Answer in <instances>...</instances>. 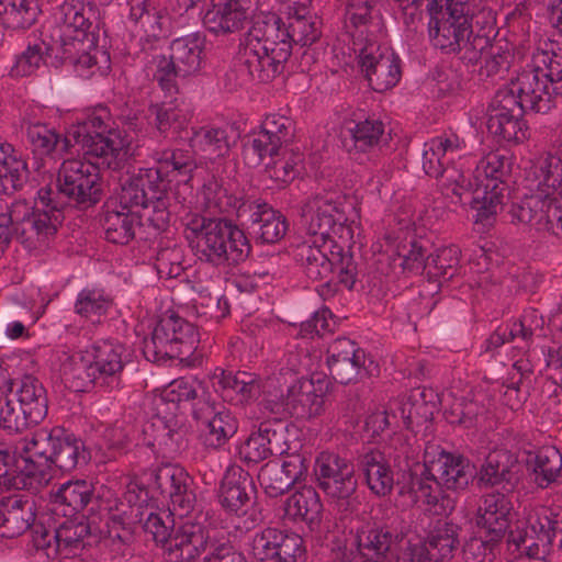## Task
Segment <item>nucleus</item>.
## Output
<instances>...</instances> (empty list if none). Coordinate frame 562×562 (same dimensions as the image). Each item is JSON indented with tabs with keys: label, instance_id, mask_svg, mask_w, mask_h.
Returning a JSON list of instances; mask_svg holds the SVG:
<instances>
[{
	"label": "nucleus",
	"instance_id": "obj_45",
	"mask_svg": "<svg viewBox=\"0 0 562 562\" xmlns=\"http://www.w3.org/2000/svg\"><path fill=\"white\" fill-rule=\"evenodd\" d=\"M27 438H22L15 443L0 441V487L5 490H21L25 486V477H33L23 469V459L29 454L22 452L23 443Z\"/></svg>",
	"mask_w": 562,
	"mask_h": 562
},
{
	"label": "nucleus",
	"instance_id": "obj_6",
	"mask_svg": "<svg viewBox=\"0 0 562 562\" xmlns=\"http://www.w3.org/2000/svg\"><path fill=\"white\" fill-rule=\"evenodd\" d=\"M65 160L55 183L42 187V196L55 203L63 212L67 206L88 209L102 196L101 170H111L98 161V157Z\"/></svg>",
	"mask_w": 562,
	"mask_h": 562
},
{
	"label": "nucleus",
	"instance_id": "obj_19",
	"mask_svg": "<svg viewBox=\"0 0 562 562\" xmlns=\"http://www.w3.org/2000/svg\"><path fill=\"white\" fill-rule=\"evenodd\" d=\"M294 121L281 114L266 117L261 131L255 133L243 147V158L249 167L259 166L265 158L278 156L294 137Z\"/></svg>",
	"mask_w": 562,
	"mask_h": 562
},
{
	"label": "nucleus",
	"instance_id": "obj_24",
	"mask_svg": "<svg viewBox=\"0 0 562 562\" xmlns=\"http://www.w3.org/2000/svg\"><path fill=\"white\" fill-rule=\"evenodd\" d=\"M326 363L335 381L349 384L370 375L373 361L357 342L339 337L328 346Z\"/></svg>",
	"mask_w": 562,
	"mask_h": 562
},
{
	"label": "nucleus",
	"instance_id": "obj_57",
	"mask_svg": "<svg viewBox=\"0 0 562 562\" xmlns=\"http://www.w3.org/2000/svg\"><path fill=\"white\" fill-rule=\"evenodd\" d=\"M459 527L438 518L422 543L428 546L436 562L451 559L459 548Z\"/></svg>",
	"mask_w": 562,
	"mask_h": 562
},
{
	"label": "nucleus",
	"instance_id": "obj_16",
	"mask_svg": "<svg viewBox=\"0 0 562 562\" xmlns=\"http://www.w3.org/2000/svg\"><path fill=\"white\" fill-rule=\"evenodd\" d=\"M168 502L171 515L184 517L190 514L196 503L193 479L180 465L165 463L150 472V483L145 491L147 496Z\"/></svg>",
	"mask_w": 562,
	"mask_h": 562
},
{
	"label": "nucleus",
	"instance_id": "obj_62",
	"mask_svg": "<svg viewBox=\"0 0 562 562\" xmlns=\"http://www.w3.org/2000/svg\"><path fill=\"white\" fill-rule=\"evenodd\" d=\"M191 142L210 159L225 157L231 149L229 135L225 127H200L193 132Z\"/></svg>",
	"mask_w": 562,
	"mask_h": 562
},
{
	"label": "nucleus",
	"instance_id": "obj_36",
	"mask_svg": "<svg viewBox=\"0 0 562 562\" xmlns=\"http://www.w3.org/2000/svg\"><path fill=\"white\" fill-rule=\"evenodd\" d=\"M128 19L138 24L144 32L140 38L143 50L154 49L170 32V18L157 10L150 0H130Z\"/></svg>",
	"mask_w": 562,
	"mask_h": 562
},
{
	"label": "nucleus",
	"instance_id": "obj_37",
	"mask_svg": "<svg viewBox=\"0 0 562 562\" xmlns=\"http://www.w3.org/2000/svg\"><path fill=\"white\" fill-rule=\"evenodd\" d=\"M284 4L288 23L283 30L290 35L291 45L310 46L321 36L319 22L311 13L310 0H280Z\"/></svg>",
	"mask_w": 562,
	"mask_h": 562
},
{
	"label": "nucleus",
	"instance_id": "obj_49",
	"mask_svg": "<svg viewBox=\"0 0 562 562\" xmlns=\"http://www.w3.org/2000/svg\"><path fill=\"white\" fill-rule=\"evenodd\" d=\"M82 45L72 46L71 42L63 43L65 63L74 68V71L83 79L91 78L100 71L105 74L109 69L110 58L105 52L94 47L91 50L81 49Z\"/></svg>",
	"mask_w": 562,
	"mask_h": 562
},
{
	"label": "nucleus",
	"instance_id": "obj_17",
	"mask_svg": "<svg viewBox=\"0 0 562 562\" xmlns=\"http://www.w3.org/2000/svg\"><path fill=\"white\" fill-rule=\"evenodd\" d=\"M57 528L47 529L44 525H37L34 529L33 548L38 558L56 559L71 558L79 554L86 547V539L90 537V526L87 519L66 517Z\"/></svg>",
	"mask_w": 562,
	"mask_h": 562
},
{
	"label": "nucleus",
	"instance_id": "obj_15",
	"mask_svg": "<svg viewBox=\"0 0 562 562\" xmlns=\"http://www.w3.org/2000/svg\"><path fill=\"white\" fill-rule=\"evenodd\" d=\"M302 216L311 236L308 240L324 243L351 237L344 203L331 193L310 198L302 207Z\"/></svg>",
	"mask_w": 562,
	"mask_h": 562
},
{
	"label": "nucleus",
	"instance_id": "obj_40",
	"mask_svg": "<svg viewBox=\"0 0 562 562\" xmlns=\"http://www.w3.org/2000/svg\"><path fill=\"white\" fill-rule=\"evenodd\" d=\"M543 317L536 310H527L518 321L498 327L486 340V350L496 349L508 341H519V348H528L536 335L542 331Z\"/></svg>",
	"mask_w": 562,
	"mask_h": 562
},
{
	"label": "nucleus",
	"instance_id": "obj_9",
	"mask_svg": "<svg viewBox=\"0 0 562 562\" xmlns=\"http://www.w3.org/2000/svg\"><path fill=\"white\" fill-rule=\"evenodd\" d=\"M200 335L196 327L175 312H166L157 322L151 336L143 341V355L150 362L179 359L189 367L201 363L196 352Z\"/></svg>",
	"mask_w": 562,
	"mask_h": 562
},
{
	"label": "nucleus",
	"instance_id": "obj_18",
	"mask_svg": "<svg viewBox=\"0 0 562 562\" xmlns=\"http://www.w3.org/2000/svg\"><path fill=\"white\" fill-rule=\"evenodd\" d=\"M171 521L172 537L169 538L166 560L168 562H192L204 552H210L214 542L220 538L214 529L209 527L207 515L199 513L194 517H187L183 521L175 524L170 515H165Z\"/></svg>",
	"mask_w": 562,
	"mask_h": 562
},
{
	"label": "nucleus",
	"instance_id": "obj_44",
	"mask_svg": "<svg viewBox=\"0 0 562 562\" xmlns=\"http://www.w3.org/2000/svg\"><path fill=\"white\" fill-rule=\"evenodd\" d=\"M216 379L223 400L233 405L243 406L260 394V382L254 373L223 370Z\"/></svg>",
	"mask_w": 562,
	"mask_h": 562
},
{
	"label": "nucleus",
	"instance_id": "obj_42",
	"mask_svg": "<svg viewBox=\"0 0 562 562\" xmlns=\"http://www.w3.org/2000/svg\"><path fill=\"white\" fill-rule=\"evenodd\" d=\"M105 239L112 244L127 245L135 238L136 229L142 221L138 212L122 210V207L108 203L101 217Z\"/></svg>",
	"mask_w": 562,
	"mask_h": 562
},
{
	"label": "nucleus",
	"instance_id": "obj_21",
	"mask_svg": "<svg viewBox=\"0 0 562 562\" xmlns=\"http://www.w3.org/2000/svg\"><path fill=\"white\" fill-rule=\"evenodd\" d=\"M184 235L192 244L195 255L201 261L214 265L224 257L222 246L228 239L233 223L226 218H206L194 214L186 218Z\"/></svg>",
	"mask_w": 562,
	"mask_h": 562
},
{
	"label": "nucleus",
	"instance_id": "obj_34",
	"mask_svg": "<svg viewBox=\"0 0 562 562\" xmlns=\"http://www.w3.org/2000/svg\"><path fill=\"white\" fill-rule=\"evenodd\" d=\"M125 351L124 345L114 339L98 340L88 348L99 375V387L108 391L121 387Z\"/></svg>",
	"mask_w": 562,
	"mask_h": 562
},
{
	"label": "nucleus",
	"instance_id": "obj_7",
	"mask_svg": "<svg viewBox=\"0 0 562 562\" xmlns=\"http://www.w3.org/2000/svg\"><path fill=\"white\" fill-rule=\"evenodd\" d=\"M110 114L102 108L71 126L64 137V147L79 146L83 157H98L99 164L119 170L130 155L121 132L110 126Z\"/></svg>",
	"mask_w": 562,
	"mask_h": 562
},
{
	"label": "nucleus",
	"instance_id": "obj_43",
	"mask_svg": "<svg viewBox=\"0 0 562 562\" xmlns=\"http://www.w3.org/2000/svg\"><path fill=\"white\" fill-rule=\"evenodd\" d=\"M323 503L316 490L303 486L286 498L285 515L294 521H304L312 531L322 528Z\"/></svg>",
	"mask_w": 562,
	"mask_h": 562
},
{
	"label": "nucleus",
	"instance_id": "obj_52",
	"mask_svg": "<svg viewBox=\"0 0 562 562\" xmlns=\"http://www.w3.org/2000/svg\"><path fill=\"white\" fill-rule=\"evenodd\" d=\"M29 178L26 162L9 143H0V187L4 194H13L25 186Z\"/></svg>",
	"mask_w": 562,
	"mask_h": 562
},
{
	"label": "nucleus",
	"instance_id": "obj_20",
	"mask_svg": "<svg viewBox=\"0 0 562 562\" xmlns=\"http://www.w3.org/2000/svg\"><path fill=\"white\" fill-rule=\"evenodd\" d=\"M425 471L436 490H464L474 477V465L461 454L447 452L438 446L425 450Z\"/></svg>",
	"mask_w": 562,
	"mask_h": 562
},
{
	"label": "nucleus",
	"instance_id": "obj_5",
	"mask_svg": "<svg viewBox=\"0 0 562 562\" xmlns=\"http://www.w3.org/2000/svg\"><path fill=\"white\" fill-rule=\"evenodd\" d=\"M334 522L337 533L342 528V538L333 531L331 553L336 562H355L358 558L366 562H384L389 555H394L403 536L387 527L348 518L347 515Z\"/></svg>",
	"mask_w": 562,
	"mask_h": 562
},
{
	"label": "nucleus",
	"instance_id": "obj_53",
	"mask_svg": "<svg viewBox=\"0 0 562 562\" xmlns=\"http://www.w3.org/2000/svg\"><path fill=\"white\" fill-rule=\"evenodd\" d=\"M14 397L33 422L41 423L48 411L47 393L42 382L33 375H24L18 383Z\"/></svg>",
	"mask_w": 562,
	"mask_h": 562
},
{
	"label": "nucleus",
	"instance_id": "obj_64",
	"mask_svg": "<svg viewBox=\"0 0 562 562\" xmlns=\"http://www.w3.org/2000/svg\"><path fill=\"white\" fill-rule=\"evenodd\" d=\"M348 132L355 148L360 151H367L380 145L384 137L385 125L379 119L368 117L353 123V126L349 127Z\"/></svg>",
	"mask_w": 562,
	"mask_h": 562
},
{
	"label": "nucleus",
	"instance_id": "obj_10",
	"mask_svg": "<svg viewBox=\"0 0 562 562\" xmlns=\"http://www.w3.org/2000/svg\"><path fill=\"white\" fill-rule=\"evenodd\" d=\"M513 158L507 153L491 151L480 159L475 168L476 188L470 201L476 211V222L491 224L503 209L509 194Z\"/></svg>",
	"mask_w": 562,
	"mask_h": 562
},
{
	"label": "nucleus",
	"instance_id": "obj_26",
	"mask_svg": "<svg viewBox=\"0 0 562 562\" xmlns=\"http://www.w3.org/2000/svg\"><path fill=\"white\" fill-rule=\"evenodd\" d=\"M192 416L199 423L204 447L217 450L237 431L238 424L231 411L209 400L193 404Z\"/></svg>",
	"mask_w": 562,
	"mask_h": 562
},
{
	"label": "nucleus",
	"instance_id": "obj_59",
	"mask_svg": "<svg viewBox=\"0 0 562 562\" xmlns=\"http://www.w3.org/2000/svg\"><path fill=\"white\" fill-rule=\"evenodd\" d=\"M395 409L407 429L414 430L431 420L435 405L425 400V391H413L395 402Z\"/></svg>",
	"mask_w": 562,
	"mask_h": 562
},
{
	"label": "nucleus",
	"instance_id": "obj_51",
	"mask_svg": "<svg viewBox=\"0 0 562 562\" xmlns=\"http://www.w3.org/2000/svg\"><path fill=\"white\" fill-rule=\"evenodd\" d=\"M148 113L153 126L165 137L178 135L191 121L190 112L173 101L153 103L148 108Z\"/></svg>",
	"mask_w": 562,
	"mask_h": 562
},
{
	"label": "nucleus",
	"instance_id": "obj_13",
	"mask_svg": "<svg viewBox=\"0 0 562 562\" xmlns=\"http://www.w3.org/2000/svg\"><path fill=\"white\" fill-rule=\"evenodd\" d=\"M314 472L318 487L339 512L348 513L357 507L358 481L355 464L349 459L323 451L315 460Z\"/></svg>",
	"mask_w": 562,
	"mask_h": 562
},
{
	"label": "nucleus",
	"instance_id": "obj_8",
	"mask_svg": "<svg viewBox=\"0 0 562 562\" xmlns=\"http://www.w3.org/2000/svg\"><path fill=\"white\" fill-rule=\"evenodd\" d=\"M465 147V140L453 132L443 133L424 145L423 169L440 180L442 195L454 206L464 204V195L472 190L470 178L454 166L456 157H460Z\"/></svg>",
	"mask_w": 562,
	"mask_h": 562
},
{
	"label": "nucleus",
	"instance_id": "obj_14",
	"mask_svg": "<svg viewBox=\"0 0 562 562\" xmlns=\"http://www.w3.org/2000/svg\"><path fill=\"white\" fill-rule=\"evenodd\" d=\"M14 216V237L29 249L45 245L64 221V212L55 203L46 202L41 189L35 205L15 201Z\"/></svg>",
	"mask_w": 562,
	"mask_h": 562
},
{
	"label": "nucleus",
	"instance_id": "obj_27",
	"mask_svg": "<svg viewBox=\"0 0 562 562\" xmlns=\"http://www.w3.org/2000/svg\"><path fill=\"white\" fill-rule=\"evenodd\" d=\"M288 450V425L281 418L273 417L262 420L251 431L240 453L247 462L258 463L270 457L290 454Z\"/></svg>",
	"mask_w": 562,
	"mask_h": 562
},
{
	"label": "nucleus",
	"instance_id": "obj_29",
	"mask_svg": "<svg viewBox=\"0 0 562 562\" xmlns=\"http://www.w3.org/2000/svg\"><path fill=\"white\" fill-rule=\"evenodd\" d=\"M307 470V459L303 454L291 453L285 456L282 463L271 460L263 464L258 473V481L269 497H278L301 481Z\"/></svg>",
	"mask_w": 562,
	"mask_h": 562
},
{
	"label": "nucleus",
	"instance_id": "obj_61",
	"mask_svg": "<svg viewBox=\"0 0 562 562\" xmlns=\"http://www.w3.org/2000/svg\"><path fill=\"white\" fill-rule=\"evenodd\" d=\"M492 31L490 30L488 33ZM514 57L507 43L493 42L488 34L487 47H484L480 54V60L484 61L480 69V76L503 77L510 69Z\"/></svg>",
	"mask_w": 562,
	"mask_h": 562
},
{
	"label": "nucleus",
	"instance_id": "obj_54",
	"mask_svg": "<svg viewBox=\"0 0 562 562\" xmlns=\"http://www.w3.org/2000/svg\"><path fill=\"white\" fill-rule=\"evenodd\" d=\"M528 463L540 488H548L562 476V453L554 446H543L529 454Z\"/></svg>",
	"mask_w": 562,
	"mask_h": 562
},
{
	"label": "nucleus",
	"instance_id": "obj_55",
	"mask_svg": "<svg viewBox=\"0 0 562 562\" xmlns=\"http://www.w3.org/2000/svg\"><path fill=\"white\" fill-rule=\"evenodd\" d=\"M61 374L77 391H86L90 385L99 386V375L88 352L68 356L61 363Z\"/></svg>",
	"mask_w": 562,
	"mask_h": 562
},
{
	"label": "nucleus",
	"instance_id": "obj_1",
	"mask_svg": "<svg viewBox=\"0 0 562 562\" xmlns=\"http://www.w3.org/2000/svg\"><path fill=\"white\" fill-rule=\"evenodd\" d=\"M276 13L261 12L254 16L234 64L237 86L249 81L267 83L284 71L292 55V45Z\"/></svg>",
	"mask_w": 562,
	"mask_h": 562
},
{
	"label": "nucleus",
	"instance_id": "obj_31",
	"mask_svg": "<svg viewBox=\"0 0 562 562\" xmlns=\"http://www.w3.org/2000/svg\"><path fill=\"white\" fill-rule=\"evenodd\" d=\"M240 220L245 221L256 239L261 244H276L289 228L285 216L270 204L250 200L241 207Z\"/></svg>",
	"mask_w": 562,
	"mask_h": 562
},
{
	"label": "nucleus",
	"instance_id": "obj_58",
	"mask_svg": "<svg viewBox=\"0 0 562 562\" xmlns=\"http://www.w3.org/2000/svg\"><path fill=\"white\" fill-rule=\"evenodd\" d=\"M153 158L171 181L178 177L191 178L198 167L192 149L166 148L155 151Z\"/></svg>",
	"mask_w": 562,
	"mask_h": 562
},
{
	"label": "nucleus",
	"instance_id": "obj_28",
	"mask_svg": "<svg viewBox=\"0 0 562 562\" xmlns=\"http://www.w3.org/2000/svg\"><path fill=\"white\" fill-rule=\"evenodd\" d=\"M526 112L518 105L516 99L497 91L487 110L488 132L504 142L520 143L526 139L525 122Z\"/></svg>",
	"mask_w": 562,
	"mask_h": 562
},
{
	"label": "nucleus",
	"instance_id": "obj_47",
	"mask_svg": "<svg viewBox=\"0 0 562 562\" xmlns=\"http://www.w3.org/2000/svg\"><path fill=\"white\" fill-rule=\"evenodd\" d=\"M552 196L549 193H535L525 196L520 202L514 203L509 210L513 223H521L537 232L548 231L550 215L547 210L551 205Z\"/></svg>",
	"mask_w": 562,
	"mask_h": 562
},
{
	"label": "nucleus",
	"instance_id": "obj_50",
	"mask_svg": "<svg viewBox=\"0 0 562 562\" xmlns=\"http://www.w3.org/2000/svg\"><path fill=\"white\" fill-rule=\"evenodd\" d=\"M528 178L535 183L539 193H549L551 196L562 195V157L547 154L540 157L529 169Z\"/></svg>",
	"mask_w": 562,
	"mask_h": 562
},
{
	"label": "nucleus",
	"instance_id": "obj_3",
	"mask_svg": "<svg viewBox=\"0 0 562 562\" xmlns=\"http://www.w3.org/2000/svg\"><path fill=\"white\" fill-rule=\"evenodd\" d=\"M23 469L33 477L44 480L50 471L70 473L87 464L90 453L85 442L63 427H42L23 443Z\"/></svg>",
	"mask_w": 562,
	"mask_h": 562
},
{
	"label": "nucleus",
	"instance_id": "obj_11",
	"mask_svg": "<svg viewBox=\"0 0 562 562\" xmlns=\"http://www.w3.org/2000/svg\"><path fill=\"white\" fill-rule=\"evenodd\" d=\"M294 259L312 281L329 284L336 269L338 282L345 288L351 290L356 283L357 263L338 241L304 240L294 249Z\"/></svg>",
	"mask_w": 562,
	"mask_h": 562
},
{
	"label": "nucleus",
	"instance_id": "obj_60",
	"mask_svg": "<svg viewBox=\"0 0 562 562\" xmlns=\"http://www.w3.org/2000/svg\"><path fill=\"white\" fill-rule=\"evenodd\" d=\"M40 12L37 0H0V23L7 29L30 27Z\"/></svg>",
	"mask_w": 562,
	"mask_h": 562
},
{
	"label": "nucleus",
	"instance_id": "obj_39",
	"mask_svg": "<svg viewBox=\"0 0 562 562\" xmlns=\"http://www.w3.org/2000/svg\"><path fill=\"white\" fill-rule=\"evenodd\" d=\"M94 15L87 0H65L59 7V21L63 29L64 42L69 40L72 46L82 45L89 38Z\"/></svg>",
	"mask_w": 562,
	"mask_h": 562
},
{
	"label": "nucleus",
	"instance_id": "obj_25",
	"mask_svg": "<svg viewBox=\"0 0 562 562\" xmlns=\"http://www.w3.org/2000/svg\"><path fill=\"white\" fill-rule=\"evenodd\" d=\"M251 552L260 562H303L305 547L302 537L293 531L266 528L254 536Z\"/></svg>",
	"mask_w": 562,
	"mask_h": 562
},
{
	"label": "nucleus",
	"instance_id": "obj_48",
	"mask_svg": "<svg viewBox=\"0 0 562 562\" xmlns=\"http://www.w3.org/2000/svg\"><path fill=\"white\" fill-rule=\"evenodd\" d=\"M324 398L316 392L311 380H299L292 384L285 396L286 411L297 418H312L323 411Z\"/></svg>",
	"mask_w": 562,
	"mask_h": 562
},
{
	"label": "nucleus",
	"instance_id": "obj_12",
	"mask_svg": "<svg viewBox=\"0 0 562 562\" xmlns=\"http://www.w3.org/2000/svg\"><path fill=\"white\" fill-rule=\"evenodd\" d=\"M205 38L193 33L175 38L170 44V55L153 58V78L167 94L178 92V78H188L201 72L205 65Z\"/></svg>",
	"mask_w": 562,
	"mask_h": 562
},
{
	"label": "nucleus",
	"instance_id": "obj_4",
	"mask_svg": "<svg viewBox=\"0 0 562 562\" xmlns=\"http://www.w3.org/2000/svg\"><path fill=\"white\" fill-rule=\"evenodd\" d=\"M499 91L516 99L525 112L548 113L562 95V53L538 54L533 65H528Z\"/></svg>",
	"mask_w": 562,
	"mask_h": 562
},
{
	"label": "nucleus",
	"instance_id": "obj_30",
	"mask_svg": "<svg viewBox=\"0 0 562 562\" xmlns=\"http://www.w3.org/2000/svg\"><path fill=\"white\" fill-rule=\"evenodd\" d=\"M256 0H212L203 14V25L213 34H227L241 30L254 20Z\"/></svg>",
	"mask_w": 562,
	"mask_h": 562
},
{
	"label": "nucleus",
	"instance_id": "obj_56",
	"mask_svg": "<svg viewBox=\"0 0 562 562\" xmlns=\"http://www.w3.org/2000/svg\"><path fill=\"white\" fill-rule=\"evenodd\" d=\"M205 209L211 213H236L240 218L241 207L250 200H244L232 193L215 177L209 179L201 189Z\"/></svg>",
	"mask_w": 562,
	"mask_h": 562
},
{
	"label": "nucleus",
	"instance_id": "obj_41",
	"mask_svg": "<svg viewBox=\"0 0 562 562\" xmlns=\"http://www.w3.org/2000/svg\"><path fill=\"white\" fill-rule=\"evenodd\" d=\"M358 468L363 473L370 491L376 496L390 495L393 491L394 472L385 454L378 449H369L358 459Z\"/></svg>",
	"mask_w": 562,
	"mask_h": 562
},
{
	"label": "nucleus",
	"instance_id": "obj_46",
	"mask_svg": "<svg viewBox=\"0 0 562 562\" xmlns=\"http://www.w3.org/2000/svg\"><path fill=\"white\" fill-rule=\"evenodd\" d=\"M93 486L86 480L69 481L52 494L50 503L56 514L74 517L90 503Z\"/></svg>",
	"mask_w": 562,
	"mask_h": 562
},
{
	"label": "nucleus",
	"instance_id": "obj_22",
	"mask_svg": "<svg viewBox=\"0 0 562 562\" xmlns=\"http://www.w3.org/2000/svg\"><path fill=\"white\" fill-rule=\"evenodd\" d=\"M358 55L362 72L370 87L376 92L394 88L401 80V58L389 47H382L380 42L355 50Z\"/></svg>",
	"mask_w": 562,
	"mask_h": 562
},
{
	"label": "nucleus",
	"instance_id": "obj_23",
	"mask_svg": "<svg viewBox=\"0 0 562 562\" xmlns=\"http://www.w3.org/2000/svg\"><path fill=\"white\" fill-rule=\"evenodd\" d=\"M376 0H348L345 9V29L351 38L352 50L380 42L384 22Z\"/></svg>",
	"mask_w": 562,
	"mask_h": 562
},
{
	"label": "nucleus",
	"instance_id": "obj_63",
	"mask_svg": "<svg viewBox=\"0 0 562 562\" xmlns=\"http://www.w3.org/2000/svg\"><path fill=\"white\" fill-rule=\"evenodd\" d=\"M112 306V299L100 289L81 290L75 302V312L92 323L100 321Z\"/></svg>",
	"mask_w": 562,
	"mask_h": 562
},
{
	"label": "nucleus",
	"instance_id": "obj_33",
	"mask_svg": "<svg viewBox=\"0 0 562 562\" xmlns=\"http://www.w3.org/2000/svg\"><path fill=\"white\" fill-rule=\"evenodd\" d=\"M37 525L35 502L26 495L12 494L0 497V536L16 538L25 531H32Z\"/></svg>",
	"mask_w": 562,
	"mask_h": 562
},
{
	"label": "nucleus",
	"instance_id": "obj_35",
	"mask_svg": "<svg viewBox=\"0 0 562 562\" xmlns=\"http://www.w3.org/2000/svg\"><path fill=\"white\" fill-rule=\"evenodd\" d=\"M255 493L252 477L247 471L238 465L226 469L218 492V501L226 512L245 515L254 504Z\"/></svg>",
	"mask_w": 562,
	"mask_h": 562
},
{
	"label": "nucleus",
	"instance_id": "obj_32",
	"mask_svg": "<svg viewBox=\"0 0 562 562\" xmlns=\"http://www.w3.org/2000/svg\"><path fill=\"white\" fill-rule=\"evenodd\" d=\"M519 474L520 464L517 457L505 449L490 452L477 473L480 485L496 488V492L504 494L515 491Z\"/></svg>",
	"mask_w": 562,
	"mask_h": 562
},
{
	"label": "nucleus",
	"instance_id": "obj_38",
	"mask_svg": "<svg viewBox=\"0 0 562 562\" xmlns=\"http://www.w3.org/2000/svg\"><path fill=\"white\" fill-rule=\"evenodd\" d=\"M514 518L509 494L493 492L484 495L479 507L477 526L494 539H502Z\"/></svg>",
	"mask_w": 562,
	"mask_h": 562
},
{
	"label": "nucleus",
	"instance_id": "obj_2",
	"mask_svg": "<svg viewBox=\"0 0 562 562\" xmlns=\"http://www.w3.org/2000/svg\"><path fill=\"white\" fill-rule=\"evenodd\" d=\"M432 45L445 54H453L467 65H476L487 47L488 33H474L470 0H431L427 3Z\"/></svg>",
	"mask_w": 562,
	"mask_h": 562
}]
</instances>
